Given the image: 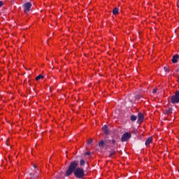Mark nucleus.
Instances as JSON below:
<instances>
[{
	"label": "nucleus",
	"mask_w": 179,
	"mask_h": 179,
	"mask_svg": "<svg viewBox=\"0 0 179 179\" xmlns=\"http://www.w3.org/2000/svg\"><path fill=\"white\" fill-rule=\"evenodd\" d=\"M78 164L76 162V161L71 162L65 173V176L69 177V176L74 174V177H76V178H85V176H86L85 174V170L83 168L78 167Z\"/></svg>",
	"instance_id": "f257e3e1"
},
{
	"label": "nucleus",
	"mask_w": 179,
	"mask_h": 179,
	"mask_svg": "<svg viewBox=\"0 0 179 179\" xmlns=\"http://www.w3.org/2000/svg\"><path fill=\"white\" fill-rule=\"evenodd\" d=\"M172 104H178L179 103V91H176L175 94L171 99Z\"/></svg>",
	"instance_id": "f03ea898"
},
{
	"label": "nucleus",
	"mask_w": 179,
	"mask_h": 179,
	"mask_svg": "<svg viewBox=\"0 0 179 179\" xmlns=\"http://www.w3.org/2000/svg\"><path fill=\"white\" fill-rule=\"evenodd\" d=\"M31 6H32V4L30 2H27L24 3L23 6L24 13H29V12L31 10Z\"/></svg>",
	"instance_id": "7ed1b4c3"
},
{
	"label": "nucleus",
	"mask_w": 179,
	"mask_h": 179,
	"mask_svg": "<svg viewBox=\"0 0 179 179\" xmlns=\"http://www.w3.org/2000/svg\"><path fill=\"white\" fill-rule=\"evenodd\" d=\"M129 138H131V133L126 132L122 136L121 141L122 142H127Z\"/></svg>",
	"instance_id": "20e7f679"
},
{
	"label": "nucleus",
	"mask_w": 179,
	"mask_h": 179,
	"mask_svg": "<svg viewBox=\"0 0 179 179\" xmlns=\"http://www.w3.org/2000/svg\"><path fill=\"white\" fill-rule=\"evenodd\" d=\"M144 118H145V116L143 115V113H139L138 115V120H137L138 124H141Z\"/></svg>",
	"instance_id": "39448f33"
},
{
	"label": "nucleus",
	"mask_w": 179,
	"mask_h": 179,
	"mask_svg": "<svg viewBox=\"0 0 179 179\" xmlns=\"http://www.w3.org/2000/svg\"><path fill=\"white\" fill-rule=\"evenodd\" d=\"M178 58H179V55L178 54L174 55L171 59L173 64H177L178 62Z\"/></svg>",
	"instance_id": "423d86ee"
},
{
	"label": "nucleus",
	"mask_w": 179,
	"mask_h": 179,
	"mask_svg": "<svg viewBox=\"0 0 179 179\" xmlns=\"http://www.w3.org/2000/svg\"><path fill=\"white\" fill-rule=\"evenodd\" d=\"M164 114L166 115H170V114H173V108H169L164 111Z\"/></svg>",
	"instance_id": "0eeeda50"
},
{
	"label": "nucleus",
	"mask_w": 179,
	"mask_h": 179,
	"mask_svg": "<svg viewBox=\"0 0 179 179\" xmlns=\"http://www.w3.org/2000/svg\"><path fill=\"white\" fill-rule=\"evenodd\" d=\"M102 131L103 134H105V135H108L109 132H108V127H107V125H104L102 127Z\"/></svg>",
	"instance_id": "6e6552de"
},
{
	"label": "nucleus",
	"mask_w": 179,
	"mask_h": 179,
	"mask_svg": "<svg viewBox=\"0 0 179 179\" xmlns=\"http://www.w3.org/2000/svg\"><path fill=\"white\" fill-rule=\"evenodd\" d=\"M152 143V137H149L146 141H145V146H148V145H150Z\"/></svg>",
	"instance_id": "1a4fd4ad"
},
{
	"label": "nucleus",
	"mask_w": 179,
	"mask_h": 179,
	"mask_svg": "<svg viewBox=\"0 0 179 179\" xmlns=\"http://www.w3.org/2000/svg\"><path fill=\"white\" fill-rule=\"evenodd\" d=\"M40 79H44V76L40 74L36 78V80H40Z\"/></svg>",
	"instance_id": "9d476101"
},
{
	"label": "nucleus",
	"mask_w": 179,
	"mask_h": 179,
	"mask_svg": "<svg viewBox=\"0 0 179 179\" xmlns=\"http://www.w3.org/2000/svg\"><path fill=\"white\" fill-rule=\"evenodd\" d=\"M130 120L131 121H136V120H138V117L133 115L130 117Z\"/></svg>",
	"instance_id": "9b49d317"
},
{
	"label": "nucleus",
	"mask_w": 179,
	"mask_h": 179,
	"mask_svg": "<svg viewBox=\"0 0 179 179\" xmlns=\"http://www.w3.org/2000/svg\"><path fill=\"white\" fill-rule=\"evenodd\" d=\"M99 148H103L104 147V141H100L99 143Z\"/></svg>",
	"instance_id": "f8f14e48"
},
{
	"label": "nucleus",
	"mask_w": 179,
	"mask_h": 179,
	"mask_svg": "<svg viewBox=\"0 0 179 179\" xmlns=\"http://www.w3.org/2000/svg\"><path fill=\"white\" fill-rule=\"evenodd\" d=\"M115 155V150H111L109 152V156L110 157H113Z\"/></svg>",
	"instance_id": "ddd939ff"
},
{
	"label": "nucleus",
	"mask_w": 179,
	"mask_h": 179,
	"mask_svg": "<svg viewBox=\"0 0 179 179\" xmlns=\"http://www.w3.org/2000/svg\"><path fill=\"white\" fill-rule=\"evenodd\" d=\"M113 15H118V8H115L113 10Z\"/></svg>",
	"instance_id": "4468645a"
},
{
	"label": "nucleus",
	"mask_w": 179,
	"mask_h": 179,
	"mask_svg": "<svg viewBox=\"0 0 179 179\" xmlns=\"http://www.w3.org/2000/svg\"><path fill=\"white\" fill-rule=\"evenodd\" d=\"M164 71H165V72H166V73H169V72H170V69H169V67H167V66H164Z\"/></svg>",
	"instance_id": "2eb2a0df"
},
{
	"label": "nucleus",
	"mask_w": 179,
	"mask_h": 179,
	"mask_svg": "<svg viewBox=\"0 0 179 179\" xmlns=\"http://www.w3.org/2000/svg\"><path fill=\"white\" fill-rule=\"evenodd\" d=\"M80 166H81V167H83V166H85V161L83 159L80 160Z\"/></svg>",
	"instance_id": "dca6fc26"
},
{
	"label": "nucleus",
	"mask_w": 179,
	"mask_h": 179,
	"mask_svg": "<svg viewBox=\"0 0 179 179\" xmlns=\"http://www.w3.org/2000/svg\"><path fill=\"white\" fill-rule=\"evenodd\" d=\"M142 97V95L138 94L136 96V100H139V99H141Z\"/></svg>",
	"instance_id": "f3484780"
},
{
	"label": "nucleus",
	"mask_w": 179,
	"mask_h": 179,
	"mask_svg": "<svg viewBox=\"0 0 179 179\" xmlns=\"http://www.w3.org/2000/svg\"><path fill=\"white\" fill-rule=\"evenodd\" d=\"M91 143H93V138H91L87 141L88 145H91Z\"/></svg>",
	"instance_id": "a211bd4d"
},
{
	"label": "nucleus",
	"mask_w": 179,
	"mask_h": 179,
	"mask_svg": "<svg viewBox=\"0 0 179 179\" xmlns=\"http://www.w3.org/2000/svg\"><path fill=\"white\" fill-rule=\"evenodd\" d=\"M152 93L154 94H155V93H157V88L154 89L153 91H152Z\"/></svg>",
	"instance_id": "6ab92c4d"
},
{
	"label": "nucleus",
	"mask_w": 179,
	"mask_h": 179,
	"mask_svg": "<svg viewBox=\"0 0 179 179\" xmlns=\"http://www.w3.org/2000/svg\"><path fill=\"white\" fill-rule=\"evenodd\" d=\"M111 142H112L113 145H115V143H117V141L115 140H114V139H113L111 141Z\"/></svg>",
	"instance_id": "aec40b11"
},
{
	"label": "nucleus",
	"mask_w": 179,
	"mask_h": 179,
	"mask_svg": "<svg viewBox=\"0 0 179 179\" xmlns=\"http://www.w3.org/2000/svg\"><path fill=\"white\" fill-rule=\"evenodd\" d=\"M90 155H91L90 152H85L86 156H90Z\"/></svg>",
	"instance_id": "412c9836"
},
{
	"label": "nucleus",
	"mask_w": 179,
	"mask_h": 179,
	"mask_svg": "<svg viewBox=\"0 0 179 179\" xmlns=\"http://www.w3.org/2000/svg\"><path fill=\"white\" fill-rule=\"evenodd\" d=\"M3 5V1H0V8Z\"/></svg>",
	"instance_id": "4be33fe9"
},
{
	"label": "nucleus",
	"mask_w": 179,
	"mask_h": 179,
	"mask_svg": "<svg viewBox=\"0 0 179 179\" xmlns=\"http://www.w3.org/2000/svg\"><path fill=\"white\" fill-rule=\"evenodd\" d=\"M31 179H34V176H31Z\"/></svg>",
	"instance_id": "5701e85b"
},
{
	"label": "nucleus",
	"mask_w": 179,
	"mask_h": 179,
	"mask_svg": "<svg viewBox=\"0 0 179 179\" xmlns=\"http://www.w3.org/2000/svg\"><path fill=\"white\" fill-rule=\"evenodd\" d=\"M34 169H36L37 166H36V165H34Z\"/></svg>",
	"instance_id": "b1692460"
},
{
	"label": "nucleus",
	"mask_w": 179,
	"mask_h": 179,
	"mask_svg": "<svg viewBox=\"0 0 179 179\" xmlns=\"http://www.w3.org/2000/svg\"><path fill=\"white\" fill-rule=\"evenodd\" d=\"M176 72H179V69H177V70H176Z\"/></svg>",
	"instance_id": "393cba45"
},
{
	"label": "nucleus",
	"mask_w": 179,
	"mask_h": 179,
	"mask_svg": "<svg viewBox=\"0 0 179 179\" xmlns=\"http://www.w3.org/2000/svg\"><path fill=\"white\" fill-rule=\"evenodd\" d=\"M30 176H31V173H30Z\"/></svg>",
	"instance_id": "a878e982"
},
{
	"label": "nucleus",
	"mask_w": 179,
	"mask_h": 179,
	"mask_svg": "<svg viewBox=\"0 0 179 179\" xmlns=\"http://www.w3.org/2000/svg\"><path fill=\"white\" fill-rule=\"evenodd\" d=\"M178 66H179V63H178Z\"/></svg>",
	"instance_id": "bb28decb"
}]
</instances>
